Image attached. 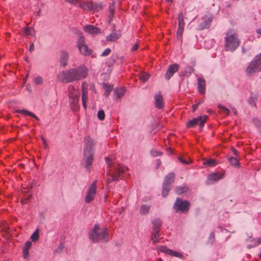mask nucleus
I'll return each mask as SVG.
<instances>
[{"label":"nucleus","instance_id":"51","mask_svg":"<svg viewBox=\"0 0 261 261\" xmlns=\"http://www.w3.org/2000/svg\"><path fill=\"white\" fill-rule=\"evenodd\" d=\"M253 123L258 127H261V122L257 118H254L253 120Z\"/></svg>","mask_w":261,"mask_h":261},{"label":"nucleus","instance_id":"6","mask_svg":"<svg viewBox=\"0 0 261 261\" xmlns=\"http://www.w3.org/2000/svg\"><path fill=\"white\" fill-rule=\"evenodd\" d=\"M190 203L186 200L177 198L173 206V208L176 213H187L190 209Z\"/></svg>","mask_w":261,"mask_h":261},{"label":"nucleus","instance_id":"62","mask_svg":"<svg viewBox=\"0 0 261 261\" xmlns=\"http://www.w3.org/2000/svg\"><path fill=\"white\" fill-rule=\"evenodd\" d=\"M256 33L261 35V28L256 30Z\"/></svg>","mask_w":261,"mask_h":261},{"label":"nucleus","instance_id":"11","mask_svg":"<svg viewBox=\"0 0 261 261\" xmlns=\"http://www.w3.org/2000/svg\"><path fill=\"white\" fill-rule=\"evenodd\" d=\"M261 71V68L253 59L248 64L246 69V72L248 76H251L256 72Z\"/></svg>","mask_w":261,"mask_h":261},{"label":"nucleus","instance_id":"25","mask_svg":"<svg viewBox=\"0 0 261 261\" xmlns=\"http://www.w3.org/2000/svg\"><path fill=\"white\" fill-rule=\"evenodd\" d=\"M120 36L121 34L119 32H113L107 36V40L111 42L115 41L118 39Z\"/></svg>","mask_w":261,"mask_h":261},{"label":"nucleus","instance_id":"47","mask_svg":"<svg viewBox=\"0 0 261 261\" xmlns=\"http://www.w3.org/2000/svg\"><path fill=\"white\" fill-rule=\"evenodd\" d=\"M66 2L76 6H79V4L80 3V1L78 0H65Z\"/></svg>","mask_w":261,"mask_h":261},{"label":"nucleus","instance_id":"53","mask_svg":"<svg viewBox=\"0 0 261 261\" xmlns=\"http://www.w3.org/2000/svg\"><path fill=\"white\" fill-rule=\"evenodd\" d=\"M29 250L27 249H23V256L24 258H27L29 255Z\"/></svg>","mask_w":261,"mask_h":261},{"label":"nucleus","instance_id":"30","mask_svg":"<svg viewBox=\"0 0 261 261\" xmlns=\"http://www.w3.org/2000/svg\"><path fill=\"white\" fill-rule=\"evenodd\" d=\"M125 93V90L124 88H117L114 91L115 95L118 98H121L124 95Z\"/></svg>","mask_w":261,"mask_h":261},{"label":"nucleus","instance_id":"63","mask_svg":"<svg viewBox=\"0 0 261 261\" xmlns=\"http://www.w3.org/2000/svg\"><path fill=\"white\" fill-rule=\"evenodd\" d=\"M232 150L233 151V153L234 154V155H237V150L235 148H233L232 149Z\"/></svg>","mask_w":261,"mask_h":261},{"label":"nucleus","instance_id":"21","mask_svg":"<svg viewBox=\"0 0 261 261\" xmlns=\"http://www.w3.org/2000/svg\"><path fill=\"white\" fill-rule=\"evenodd\" d=\"M197 88L198 92L201 94H204L205 93V81L201 77L197 79Z\"/></svg>","mask_w":261,"mask_h":261},{"label":"nucleus","instance_id":"61","mask_svg":"<svg viewBox=\"0 0 261 261\" xmlns=\"http://www.w3.org/2000/svg\"><path fill=\"white\" fill-rule=\"evenodd\" d=\"M124 211V207H122L119 210V215H121Z\"/></svg>","mask_w":261,"mask_h":261},{"label":"nucleus","instance_id":"13","mask_svg":"<svg viewBox=\"0 0 261 261\" xmlns=\"http://www.w3.org/2000/svg\"><path fill=\"white\" fill-rule=\"evenodd\" d=\"M224 177L223 173H219L218 172H213L209 174L206 181V184L207 185H213L218 181L220 179Z\"/></svg>","mask_w":261,"mask_h":261},{"label":"nucleus","instance_id":"33","mask_svg":"<svg viewBox=\"0 0 261 261\" xmlns=\"http://www.w3.org/2000/svg\"><path fill=\"white\" fill-rule=\"evenodd\" d=\"M203 165H207L210 167H213L215 166L217 164L216 161L214 159H205L203 161Z\"/></svg>","mask_w":261,"mask_h":261},{"label":"nucleus","instance_id":"22","mask_svg":"<svg viewBox=\"0 0 261 261\" xmlns=\"http://www.w3.org/2000/svg\"><path fill=\"white\" fill-rule=\"evenodd\" d=\"M84 30L88 34L96 35L100 33V30L93 25H86L84 27Z\"/></svg>","mask_w":261,"mask_h":261},{"label":"nucleus","instance_id":"14","mask_svg":"<svg viewBox=\"0 0 261 261\" xmlns=\"http://www.w3.org/2000/svg\"><path fill=\"white\" fill-rule=\"evenodd\" d=\"M213 21V16L211 15H206L202 17L198 27V30H202L208 29L211 25V23Z\"/></svg>","mask_w":261,"mask_h":261},{"label":"nucleus","instance_id":"46","mask_svg":"<svg viewBox=\"0 0 261 261\" xmlns=\"http://www.w3.org/2000/svg\"><path fill=\"white\" fill-rule=\"evenodd\" d=\"M112 91V88L110 86H106L105 89V95L108 97Z\"/></svg>","mask_w":261,"mask_h":261},{"label":"nucleus","instance_id":"16","mask_svg":"<svg viewBox=\"0 0 261 261\" xmlns=\"http://www.w3.org/2000/svg\"><path fill=\"white\" fill-rule=\"evenodd\" d=\"M84 155L85 161V167L88 171H90L93 161L94 152L84 153Z\"/></svg>","mask_w":261,"mask_h":261},{"label":"nucleus","instance_id":"5","mask_svg":"<svg viewBox=\"0 0 261 261\" xmlns=\"http://www.w3.org/2000/svg\"><path fill=\"white\" fill-rule=\"evenodd\" d=\"M68 91L70 108L73 111L75 112L79 108V93L73 87L71 86H69Z\"/></svg>","mask_w":261,"mask_h":261},{"label":"nucleus","instance_id":"38","mask_svg":"<svg viewBox=\"0 0 261 261\" xmlns=\"http://www.w3.org/2000/svg\"><path fill=\"white\" fill-rule=\"evenodd\" d=\"M172 256L177 257L179 258H182L183 257V255L181 253L178 252V251H175L171 249V252H170V254Z\"/></svg>","mask_w":261,"mask_h":261},{"label":"nucleus","instance_id":"57","mask_svg":"<svg viewBox=\"0 0 261 261\" xmlns=\"http://www.w3.org/2000/svg\"><path fill=\"white\" fill-rule=\"evenodd\" d=\"M138 44L137 43H136L134 45V46H133V47L131 49V50L132 51H135L138 48Z\"/></svg>","mask_w":261,"mask_h":261},{"label":"nucleus","instance_id":"2","mask_svg":"<svg viewBox=\"0 0 261 261\" xmlns=\"http://www.w3.org/2000/svg\"><path fill=\"white\" fill-rule=\"evenodd\" d=\"M88 75V69L84 65L60 72L58 80L64 83H70L85 78Z\"/></svg>","mask_w":261,"mask_h":261},{"label":"nucleus","instance_id":"40","mask_svg":"<svg viewBox=\"0 0 261 261\" xmlns=\"http://www.w3.org/2000/svg\"><path fill=\"white\" fill-rule=\"evenodd\" d=\"M256 100V96L255 95H251L249 98L248 102L251 106L255 105V101Z\"/></svg>","mask_w":261,"mask_h":261},{"label":"nucleus","instance_id":"50","mask_svg":"<svg viewBox=\"0 0 261 261\" xmlns=\"http://www.w3.org/2000/svg\"><path fill=\"white\" fill-rule=\"evenodd\" d=\"M111 49L109 48H108L106 49L101 54V57H106L108 55H109L111 53Z\"/></svg>","mask_w":261,"mask_h":261},{"label":"nucleus","instance_id":"26","mask_svg":"<svg viewBox=\"0 0 261 261\" xmlns=\"http://www.w3.org/2000/svg\"><path fill=\"white\" fill-rule=\"evenodd\" d=\"M152 230L160 231L162 225L161 220L159 218H155L152 221Z\"/></svg>","mask_w":261,"mask_h":261},{"label":"nucleus","instance_id":"32","mask_svg":"<svg viewBox=\"0 0 261 261\" xmlns=\"http://www.w3.org/2000/svg\"><path fill=\"white\" fill-rule=\"evenodd\" d=\"M229 162L230 164L236 168H239L240 167V163L238 161V160L235 157H229L228 158Z\"/></svg>","mask_w":261,"mask_h":261},{"label":"nucleus","instance_id":"4","mask_svg":"<svg viewBox=\"0 0 261 261\" xmlns=\"http://www.w3.org/2000/svg\"><path fill=\"white\" fill-rule=\"evenodd\" d=\"M225 41V47L226 51H233L240 44V41L237 35L230 32L226 34Z\"/></svg>","mask_w":261,"mask_h":261},{"label":"nucleus","instance_id":"18","mask_svg":"<svg viewBox=\"0 0 261 261\" xmlns=\"http://www.w3.org/2000/svg\"><path fill=\"white\" fill-rule=\"evenodd\" d=\"M82 103L83 106L85 109L87 108V101L88 99V91H87V84L86 83L84 82L82 84Z\"/></svg>","mask_w":261,"mask_h":261},{"label":"nucleus","instance_id":"12","mask_svg":"<svg viewBox=\"0 0 261 261\" xmlns=\"http://www.w3.org/2000/svg\"><path fill=\"white\" fill-rule=\"evenodd\" d=\"M84 142V153L94 152L95 140L89 137H87L85 138Z\"/></svg>","mask_w":261,"mask_h":261},{"label":"nucleus","instance_id":"36","mask_svg":"<svg viewBox=\"0 0 261 261\" xmlns=\"http://www.w3.org/2000/svg\"><path fill=\"white\" fill-rule=\"evenodd\" d=\"M218 108L221 113H222L226 115L229 114L230 111L225 107H224L222 105H219Z\"/></svg>","mask_w":261,"mask_h":261},{"label":"nucleus","instance_id":"56","mask_svg":"<svg viewBox=\"0 0 261 261\" xmlns=\"http://www.w3.org/2000/svg\"><path fill=\"white\" fill-rule=\"evenodd\" d=\"M42 141L43 143V146L45 148H47L48 147V144L46 142V141L44 138H42Z\"/></svg>","mask_w":261,"mask_h":261},{"label":"nucleus","instance_id":"3","mask_svg":"<svg viewBox=\"0 0 261 261\" xmlns=\"http://www.w3.org/2000/svg\"><path fill=\"white\" fill-rule=\"evenodd\" d=\"M89 238L93 242L101 241L107 242L109 240V233L106 227L100 228L99 225L95 224L89 232Z\"/></svg>","mask_w":261,"mask_h":261},{"label":"nucleus","instance_id":"54","mask_svg":"<svg viewBox=\"0 0 261 261\" xmlns=\"http://www.w3.org/2000/svg\"><path fill=\"white\" fill-rule=\"evenodd\" d=\"M63 249V246L62 244H60L58 247L56 249V252H60Z\"/></svg>","mask_w":261,"mask_h":261},{"label":"nucleus","instance_id":"44","mask_svg":"<svg viewBox=\"0 0 261 261\" xmlns=\"http://www.w3.org/2000/svg\"><path fill=\"white\" fill-rule=\"evenodd\" d=\"M150 153L153 156H160L162 154V153L161 151L155 150V149L151 150Z\"/></svg>","mask_w":261,"mask_h":261},{"label":"nucleus","instance_id":"9","mask_svg":"<svg viewBox=\"0 0 261 261\" xmlns=\"http://www.w3.org/2000/svg\"><path fill=\"white\" fill-rule=\"evenodd\" d=\"M97 180L94 181L88 187L85 197V201L86 203H90L92 201L96 194Z\"/></svg>","mask_w":261,"mask_h":261},{"label":"nucleus","instance_id":"28","mask_svg":"<svg viewBox=\"0 0 261 261\" xmlns=\"http://www.w3.org/2000/svg\"><path fill=\"white\" fill-rule=\"evenodd\" d=\"M17 112L18 113H20L21 114L26 115V116H29L31 117H32L33 118H35L36 120H38V118L33 113L26 110H18Z\"/></svg>","mask_w":261,"mask_h":261},{"label":"nucleus","instance_id":"27","mask_svg":"<svg viewBox=\"0 0 261 261\" xmlns=\"http://www.w3.org/2000/svg\"><path fill=\"white\" fill-rule=\"evenodd\" d=\"M78 48L80 53L84 55H90L91 53V50L88 48L86 44L79 47Z\"/></svg>","mask_w":261,"mask_h":261},{"label":"nucleus","instance_id":"64","mask_svg":"<svg viewBox=\"0 0 261 261\" xmlns=\"http://www.w3.org/2000/svg\"><path fill=\"white\" fill-rule=\"evenodd\" d=\"M232 111L233 113H234V114H235V115L237 114V111L235 108H233L232 109Z\"/></svg>","mask_w":261,"mask_h":261},{"label":"nucleus","instance_id":"15","mask_svg":"<svg viewBox=\"0 0 261 261\" xmlns=\"http://www.w3.org/2000/svg\"><path fill=\"white\" fill-rule=\"evenodd\" d=\"M184 17L181 13L178 15V29L177 30V38L179 39L181 37L184 30Z\"/></svg>","mask_w":261,"mask_h":261},{"label":"nucleus","instance_id":"17","mask_svg":"<svg viewBox=\"0 0 261 261\" xmlns=\"http://www.w3.org/2000/svg\"><path fill=\"white\" fill-rule=\"evenodd\" d=\"M155 108L158 109H162L164 108V102L163 96L160 92L155 93L154 96Z\"/></svg>","mask_w":261,"mask_h":261},{"label":"nucleus","instance_id":"23","mask_svg":"<svg viewBox=\"0 0 261 261\" xmlns=\"http://www.w3.org/2000/svg\"><path fill=\"white\" fill-rule=\"evenodd\" d=\"M160 231H151V240L153 244L155 245L160 242L161 238H160Z\"/></svg>","mask_w":261,"mask_h":261},{"label":"nucleus","instance_id":"55","mask_svg":"<svg viewBox=\"0 0 261 261\" xmlns=\"http://www.w3.org/2000/svg\"><path fill=\"white\" fill-rule=\"evenodd\" d=\"M114 9H115V7L114 6V4H111L110 5L109 9H110V11L112 15L113 14V13L114 11Z\"/></svg>","mask_w":261,"mask_h":261},{"label":"nucleus","instance_id":"31","mask_svg":"<svg viewBox=\"0 0 261 261\" xmlns=\"http://www.w3.org/2000/svg\"><path fill=\"white\" fill-rule=\"evenodd\" d=\"M150 206L147 204L141 205L140 209V213L141 215H146L149 213Z\"/></svg>","mask_w":261,"mask_h":261},{"label":"nucleus","instance_id":"8","mask_svg":"<svg viewBox=\"0 0 261 261\" xmlns=\"http://www.w3.org/2000/svg\"><path fill=\"white\" fill-rule=\"evenodd\" d=\"M175 175L173 173H170L165 178L163 184L162 196L165 197L167 196L168 192L171 189L172 183L174 181Z\"/></svg>","mask_w":261,"mask_h":261},{"label":"nucleus","instance_id":"7","mask_svg":"<svg viewBox=\"0 0 261 261\" xmlns=\"http://www.w3.org/2000/svg\"><path fill=\"white\" fill-rule=\"evenodd\" d=\"M85 10L90 11H98L102 8V5L100 3H94L90 1L80 2L79 6Z\"/></svg>","mask_w":261,"mask_h":261},{"label":"nucleus","instance_id":"29","mask_svg":"<svg viewBox=\"0 0 261 261\" xmlns=\"http://www.w3.org/2000/svg\"><path fill=\"white\" fill-rule=\"evenodd\" d=\"M158 253L161 252L166 254H170L171 249L168 248L166 246L159 245L156 248Z\"/></svg>","mask_w":261,"mask_h":261},{"label":"nucleus","instance_id":"58","mask_svg":"<svg viewBox=\"0 0 261 261\" xmlns=\"http://www.w3.org/2000/svg\"><path fill=\"white\" fill-rule=\"evenodd\" d=\"M34 49V44L33 43H31L30 45V48H29V50L31 52L33 51Z\"/></svg>","mask_w":261,"mask_h":261},{"label":"nucleus","instance_id":"60","mask_svg":"<svg viewBox=\"0 0 261 261\" xmlns=\"http://www.w3.org/2000/svg\"><path fill=\"white\" fill-rule=\"evenodd\" d=\"M199 105V102L198 103H196L193 106V111H195V110H196V109L198 107V105Z\"/></svg>","mask_w":261,"mask_h":261},{"label":"nucleus","instance_id":"49","mask_svg":"<svg viewBox=\"0 0 261 261\" xmlns=\"http://www.w3.org/2000/svg\"><path fill=\"white\" fill-rule=\"evenodd\" d=\"M215 240V233L214 232H211L209 238H208V242L210 243H213Z\"/></svg>","mask_w":261,"mask_h":261},{"label":"nucleus","instance_id":"24","mask_svg":"<svg viewBox=\"0 0 261 261\" xmlns=\"http://www.w3.org/2000/svg\"><path fill=\"white\" fill-rule=\"evenodd\" d=\"M69 59V54L66 51H62L60 56V64L65 67L67 65V61Z\"/></svg>","mask_w":261,"mask_h":261},{"label":"nucleus","instance_id":"52","mask_svg":"<svg viewBox=\"0 0 261 261\" xmlns=\"http://www.w3.org/2000/svg\"><path fill=\"white\" fill-rule=\"evenodd\" d=\"M32 245V242L30 241H28L25 243L23 248H25L29 250Z\"/></svg>","mask_w":261,"mask_h":261},{"label":"nucleus","instance_id":"10","mask_svg":"<svg viewBox=\"0 0 261 261\" xmlns=\"http://www.w3.org/2000/svg\"><path fill=\"white\" fill-rule=\"evenodd\" d=\"M207 118L208 117L206 115L198 116L197 118L189 120L187 123V126L188 128H190L199 124L200 128H202L206 121Z\"/></svg>","mask_w":261,"mask_h":261},{"label":"nucleus","instance_id":"39","mask_svg":"<svg viewBox=\"0 0 261 261\" xmlns=\"http://www.w3.org/2000/svg\"><path fill=\"white\" fill-rule=\"evenodd\" d=\"M150 77V75L147 73H142L140 75V79L143 82H145L148 80Z\"/></svg>","mask_w":261,"mask_h":261},{"label":"nucleus","instance_id":"1","mask_svg":"<svg viewBox=\"0 0 261 261\" xmlns=\"http://www.w3.org/2000/svg\"><path fill=\"white\" fill-rule=\"evenodd\" d=\"M105 160L109 168V171L107 173L109 176L107 179L108 185L112 181L118 180L119 177L123 179L127 177L129 175L127 173V168L117 163L113 155L106 158Z\"/></svg>","mask_w":261,"mask_h":261},{"label":"nucleus","instance_id":"37","mask_svg":"<svg viewBox=\"0 0 261 261\" xmlns=\"http://www.w3.org/2000/svg\"><path fill=\"white\" fill-rule=\"evenodd\" d=\"M39 231L38 229H36L31 236V239L33 242H36L39 239Z\"/></svg>","mask_w":261,"mask_h":261},{"label":"nucleus","instance_id":"45","mask_svg":"<svg viewBox=\"0 0 261 261\" xmlns=\"http://www.w3.org/2000/svg\"><path fill=\"white\" fill-rule=\"evenodd\" d=\"M84 45H85L84 42V38L83 36H81L79 37L77 41V47Z\"/></svg>","mask_w":261,"mask_h":261},{"label":"nucleus","instance_id":"20","mask_svg":"<svg viewBox=\"0 0 261 261\" xmlns=\"http://www.w3.org/2000/svg\"><path fill=\"white\" fill-rule=\"evenodd\" d=\"M247 242L248 243L247 246V248L250 249L254 248L261 243V238H252L250 237L247 240Z\"/></svg>","mask_w":261,"mask_h":261},{"label":"nucleus","instance_id":"43","mask_svg":"<svg viewBox=\"0 0 261 261\" xmlns=\"http://www.w3.org/2000/svg\"><path fill=\"white\" fill-rule=\"evenodd\" d=\"M33 29L31 27H28L24 28V32L27 35H31L33 36L32 34Z\"/></svg>","mask_w":261,"mask_h":261},{"label":"nucleus","instance_id":"35","mask_svg":"<svg viewBox=\"0 0 261 261\" xmlns=\"http://www.w3.org/2000/svg\"><path fill=\"white\" fill-rule=\"evenodd\" d=\"M43 78L41 76H37L34 79V83L36 85H40L43 83Z\"/></svg>","mask_w":261,"mask_h":261},{"label":"nucleus","instance_id":"59","mask_svg":"<svg viewBox=\"0 0 261 261\" xmlns=\"http://www.w3.org/2000/svg\"><path fill=\"white\" fill-rule=\"evenodd\" d=\"M161 162L160 160H157L156 161V166H157V168H159V166L161 165Z\"/></svg>","mask_w":261,"mask_h":261},{"label":"nucleus","instance_id":"41","mask_svg":"<svg viewBox=\"0 0 261 261\" xmlns=\"http://www.w3.org/2000/svg\"><path fill=\"white\" fill-rule=\"evenodd\" d=\"M105 114L102 110H100L97 112V117L100 120H103L105 119Z\"/></svg>","mask_w":261,"mask_h":261},{"label":"nucleus","instance_id":"34","mask_svg":"<svg viewBox=\"0 0 261 261\" xmlns=\"http://www.w3.org/2000/svg\"><path fill=\"white\" fill-rule=\"evenodd\" d=\"M188 190V188L186 186H180L177 187L175 192L178 194H181L186 192Z\"/></svg>","mask_w":261,"mask_h":261},{"label":"nucleus","instance_id":"42","mask_svg":"<svg viewBox=\"0 0 261 261\" xmlns=\"http://www.w3.org/2000/svg\"><path fill=\"white\" fill-rule=\"evenodd\" d=\"M254 59L261 68V53L256 55Z\"/></svg>","mask_w":261,"mask_h":261},{"label":"nucleus","instance_id":"19","mask_svg":"<svg viewBox=\"0 0 261 261\" xmlns=\"http://www.w3.org/2000/svg\"><path fill=\"white\" fill-rule=\"evenodd\" d=\"M179 66L177 64L170 65L165 74V77L167 80H169L172 76L178 71Z\"/></svg>","mask_w":261,"mask_h":261},{"label":"nucleus","instance_id":"48","mask_svg":"<svg viewBox=\"0 0 261 261\" xmlns=\"http://www.w3.org/2000/svg\"><path fill=\"white\" fill-rule=\"evenodd\" d=\"M178 160L180 162H181L182 164H185V165H188L191 163V161H188L184 159L181 156H179L178 158Z\"/></svg>","mask_w":261,"mask_h":261}]
</instances>
